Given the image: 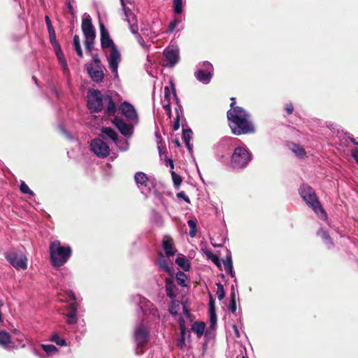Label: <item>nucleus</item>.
Here are the masks:
<instances>
[{"label": "nucleus", "mask_w": 358, "mask_h": 358, "mask_svg": "<svg viewBox=\"0 0 358 358\" xmlns=\"http://www.w3.org/2000/svg\"><path fill=\"white\" fill-rule=\"evenodd\" d=\"M231 109L227 112L229 127L235 135H241L255 131V126L250 120V116L243 108L235 107L234 99H231Z\"/></svg>", "instance_id": "nucleus-1"}, {"label": "nucleus", "mask_w": 358, "mask_h": 358, "mask_svg": "<svg viewBox=\"0 0 358 358\" xmlns=\"http://www.w3.org/2000/svg\"><path fill=\"white\" fill-rule=\"evenodd\" d=\"M87 98V106L92 112H99L105 108L108 115L115 114V103L109 95L102 94L98 90H89Z\"/></svg>", "instance_id": "nucleus-2"}, {"label": "nucleus", "mask_w": 358, "mask_h": 358, "mask_svg": "<svg viewBox=\"0 0 358 358\" xmlns=\"http://www.w3.org/2000/svg\"><path fill=\"white\" fill-rule=\"evenodd\" d=\"M51 262L55 266L64 265L71 255L69 246H62L59 241H53L50 245Z\"/></svg>", "instance_id": "nucleus-3"}, {"label": "nucleus", "mask_w": 358, "mask_h": 358, "mask_svg": "<svg viewBox=\"0 0 358 358\" xmlns=\"http://www.w3.org/2000/svg\"><path fill=\"white\" fill-rule=\"evenodd\" d=\"M299 193L304 201L310 206L317 216L323 220L327 218V214L322 208L313 189L308 185H303L299 189Z\"/></svg>", "instance_id": "nucleus-4"}, {"label": "nucleus", "mask_w": 358, "mask_h": 358, "mask_svg": "<svg viewBox=\"0 0 358 358\" xmlns=\"http://www.w3.org/2000/svg\"><path fill=\"white\" fill-rule=\"evenodd\" d=\"M252 153L245 146L236 148L231 157V164L235 169L245 167L252 159Z\"/></svg>", "instance_id": "nucleus-5"}, {"label": "nucleus", "mask_w": 358, "mask_h": 358, "mask_svg": "<svg viewBox=\"0 0 358 358\" xmlns=\"http://www.w3.org/2000/svg\"><path fill=\"white\" fill-rule=\"evenodd\" d=\"M82 31L85 35V45L86 50L91 52L94 48L96 37L95 29L92 24V20L89 15H85L82 20Z\"/></svg>", "instance_id": "nucleus-6"}, {"label": "nucleus", "mask_w": 358, "mask_h": 358, "mask_svg": "<svg viewBox=\"0 0 358 358\" xmlns=\"http://www.w3.org/2000/svg\"><path fill=\"white\" fill-rule=\"evenodd\" d=\"M134 338L136 343V353H142L144 345L149 340V332L143 324H140L136 327L134 331Z\"/></svg>", "instance_id": "nucleus-7"}, {"label": "nucleus", "mask_w": 358, "mask_h": 358, "mask_svg": "<svg viewBox=\"0 0 358 358\" xmlns=\"http://www.w3.org/2000/svg\"><path fill=\"white\" fill-rule=\"evenodd\" d=\"M108 62V66L115 78H117V69L121 61V55L117 48L105 51Z\"/></svg>", "instance_id": "nucleus-8"}, {"label": "nucleus", "mask_w": 358, "mask_h": 358, "mask_svg": "<svg viewBox=\"0 0 358 358\" xmlns=\"http://www.w3.org/2000/svg\"><path fill=\"white\" fill-rule=\"evenodd\" d=\"M45 22L48 27L50 34H51V31H52V27L51 26L50 20L48 16H45ZM50 40L53 44L54 49L55 50V52H56V55H57V57L59 64H61L63 70L64 71H68L67 63L64 59V55L61 50V48H60L59 44L57 43V41L55 40V36L54 34L52 35L50 34Z\"/></svg>", "instance_id": "nucleus-9"}, {"label": "nucleus", "mask_w": 358, "mask_h": 358, "mask_svg": "<svg viewBox=\"0 0 358 358\" xmlns=\"http://www.w3.org/2000/svg\"><path fill=\"white\" fill-rule=\"evenodd\" d=\"M100 61L97 57L87 64V71L92 79L96 82H100L103 78V73L99 66Z\"/></svg>", "instance_id": "nucleus-10"}, {"label": "nucleus", "mask_w": 358, "mask_h": 358, "mask_svg": "<svg viewBox=\"0 0 358 358\" xmlns=\"http://www.w3.org/2000/svg\"><path fill=\"white\" fill-rule=\"evenodd\" d=\"M120 109L122 114L127 118L129 122H131L133 124H138V113L132 104L127 101H124L120 106Z\"/></svg>", "instance_id": "nucleus-11"}, {"label": "nucleus", "mask_w": 358, "mask_h": 358, "mask_svg": "<svg viewBox=\"0 0 358 358\" xmlns=\"http://www.w3.org/2000/svg\"><path fill=\"white\" fill-rule=\"evenodd\" d=\"M176 99V94L175 88L172 82H171V87H165L164 89V98L162 99V103L164 108L166 111L169 117H171V110L170 108L171 99Z\"/></svg>", "instance_id": "nucleus-12"}, {"label": "nucleus", "mask_w": 358, "mask_h": 358, "mask_svg": "<svg viewBox=\"0 0 358 358\" xmlns=\"http://www.w3.org/2000/svg\"><path fill=\"white\" fill-rule=\"evenodd\" d=\"M6 257L9 263L17 269H26L27 268V259L23 254L10 252L8 253Z\"/></svg>", "instance_id": "nucleus-13"}, {"label": "nucleus", "mask_w": 358, "mask_h": 358, "mask_svg": "<svg viewBox=\"0 0 358 358\" xmlns=\"http://www.w3.org/2000/svg\"><path fill=\"white\" fill-rule=\"evenodd\" d=\"M92 151L99 157H106L109 155V146L101 139H94L91 143Z\"/></svg>", "instance_id": "nucleus-14"}, {"label": "nucleus", "mask_w": 358, "mask_h": 358, "mask_svg": "<svg viewBox=\"0 0 358 358\" xmlns=\"http://www.w3.org/2000/svg\"><path fill=\"white\" fill-rule=\"evenodd\" d=\"M213 71V65L208 62L203 63L202 69L198 70L196 77L198 80L203 84H208L212 78Z\"/></svg>", "instance_id": "nucleus-15"}, {"label": "nucleus", "mask_w": 358, "mask_h": 358, "mask_svg": "<svg viewBox=\"0 0 358 358\" xmlns=\"http://www.w3.org/2000/svg\"><path fill=\"white\" fill-rule=\"evenodd\" d=\"M164 63L166 66H173L179 60L178 50L173 48H168L164 51Z\"/></svg>", "instance_id": "nucleus-16"}, {"label": "nucleus", "mask_w": 358, "mask_h": 358, "mask_svg": "<svg viewBox=\"0 0 358 358\" xmlns=\"http://www.w3.org/2000/svg\"><path fill=\"white\" fill-rule=\"evenodd\" d=\"M101 32V45L104 51L117 48L113 40L110 37L108 30L105 28L103 24H100Z\"/></svg>", "instance_id": "nucleus-17"}, {"label": "nucleus", "mask_w": 358, "mask_h": 358, "mask_svg": "<svg viewBox=\"0 0 358 358\" xmlns=\"http://www.w3.org/2000/svg\"><path fill=\"white\" fill-rule=\"evenodd\" d=\"M113 122L122 135L126 136H131L133 134V124H127L122 119L118 117L114 118Z\"/></svg>", "instance_id": "nucleus-18"}, {"label": "nucleus", "mask_w": 358, "mask_h": 358, "mask_svg": "<svg viewBox=\"0 0 358 358\" xmlns=\"http://www.w3.org/2000/svg\"><path fill=\"white\" fill-rule=\"evenodd\" d=\"M67 322L73 324L77 322V306L75 303H72L67 307Z\"/></svg>", "instance_id": "nucleus-19"}, {"label": "nucleus", "mask_w": 358, "mask_h": 358, "mask_svg": "<svg viewBox=\"0 0 358 358\" xmlns=\"http://www.w3.org/2000/svg\"><path fill=\"white\" fill-rule=\"evenodd\" d=\"M163 249L167 257L173 256L176 252L173 245V240L169 236L163 238Z\"/></svg>", "instance_id": "nucleus-20"}, {"label": "nucleus", "mask_w": 358, "mask_h": 358, "mask_svg": "<svg viewBox=\"0 0 358 358\" xmlns=\"http://www.w3.org/2000/svg\"><path fill=\"white\" fill-rule=\"evenodd\" d=\"M0 345L4 348H12L10 334L6 331H0Z\"/></svg>", "instance_id": "nucleus-21"}, {"label": "nucleus", "mask_w": 358, "mask_h": 358, "mask_svg": "<svg viewBox=\"0 0 358 358\" xmlns=\"http://www.w3.org/2000/svg\"><path fill=\"white\" fill-rule=\"evenodd\" d=\"M209 318L211 326L214 327L216 324L217 320L215 308V301L212 298L209 302Z\"/></svg>", "instance_id": "nucleus-22"}, {"label": "nucleus", "mask_w": 358, "mask_h": 358, "mask_svg": "<svg viewBox=\"0 0 358 358\" xmlns=\"http://www.w3.org/2000/svg\"><path fill=\"white\" fill-rule=\"evenodd\" d=\"M223 264L225 271L230 274L231 277H234L235 273L233 271L232 259L230 254L223 260Z\"/></svg>", "instance_id": "nucleus-23"}, {"label": "nucleus", "mask_w": 358, "mask_h": 358, "mask_svg": "<svg viewBox=\"0 0 358 358\" xmlns=\"http://www.w3.org/2000/svg\"><path fill=\"white\" fill-rule=\"evenodd\" d=\"M125 15L127 17V20L128 21L130 29L132 33L136 34L138 31V27L136 24V19L134 15L132 13H128V12L124 9Z\"/></svg>", "instance_id": "nucleus-24"}, {"label": "nucleus", "mask_w": 358, "mask_h": 358, "mask_svg": "<svg viewBox=\"0 0 358 358\" xmlns=\"http://www.w3.org/2000/svg\"><path fill=\"white\" fill-rule=\"evenodd\" d=\"M175 285L173 284V280L171 278H166V289L167 295L173 298L176 296V291H175Z\"/></svg>", "instance_id": "nucleus-25"}, {"label": "nucleus", "mask_w": 358, "mask_h": 358, "mask_svg": "<svg viewBox=\"0 0 358 358\" xmlns=\"http://www.w3.org/2000/svg\"><path fill=\"white\" fill-rule=\"evenodd\" d=\"M152 306V304L149 301H146L145 299H143V301L140 302V307L145 314L147 313L148 311H149L150 314L155 315L157 310H155L154 308L151 309Z\"/></svg>", "instance_id": "nucleus-26"}, {"label": "nucleus", "mask_w": 358, "mask_h": 358, "mask_svg": "<svg viewBox=\"0 0 358 358\" xmlns=\"http://www.w3.org/2000/svg\"><path fill=\"white\" fill-rule=\"evenodd\" d=\"M206 325L203 322H196L192 325V331L196 334L199 338L201 337L203 334L205 330Z\"/></svg>", "instance_id": "nucleus-27"}, {"label": "nucleus", "mask_w": 358, "mask_h": 358, "mask_svg": "<svg viewBox=\"0 0 358 358\" xmlns=\"http://www.w3.org/2000/svg\"><path fill=\"white\" fill-rule=\"evenodd\" d=\"M176 264L185 271L189 270L190 267L188 259L184 256L178 257L176 259Z\"/></svg>", "instance_id": "nucleus-28"}, {"label": "nucleus", "mask_w": 358, "mask_h": 358, "mask_svg": "<svg viewBox=\"0 0 358 358\" xmlns=\"http://www.w3.org/2000/svg\"><path fill=\"white\" fill-rule=\"evenodd\" d=\"M192 133L190 129H183L182 138L187 148L189 151L192 150V145L190 144V140L192 139Z\"/></svg>", "instance_id": "nucleus-29"}, {"label": "nucleus", "mask_w": 358, "mask_h": 358, "mask_svg": "<svg viewBox=\"0 0 358 358\" xmlns=\"http://www.w3.org/2000/svg\"><path fill=\"white\" fill-rule=\"evenodd\" d=\"M135 180L138 185L146 186L148 178L145 173L138 172L135 176Z\"/></svg>", "instance_id": "nucleus-30"}, {"label": "nucleus", "mask_w": 358, "mask_h": 358, "mask_svg": "<svg viewBox=\"0 0 358 358\" xmlns=\"http://www.w3.org/2000/svg\"><path fill=\"white\" fill-rule=\"evenodd\" d=\"M103 136H108L112 139L114 142L117 140V134L115 131L109 127H105L102 129Z\"/></svg>", "instance_id": "nucleus-31"}, {"label": "nucleus", "mask_w": 358, "mask_h": 358, "mask_svg": "<svg viewBox=\"0 0 358 358\" xmlns=\"http://www.w3.org/2000/svg\"><path fill=\"white\" fill-rule=\"evenodd\" d=\"M73 45L74 49L76 51L78 56L80 57H83V51H82V48H81V45H80V38L78 36H77V35L74 36L73 41Z\"/></svg>", "instance_id": "nucleus-32"}, {"label": "nucleus", "mask_w": 358, "mask_h": 358, "mask_svg": "<svg viewBox=\"0 0 358 358\" xmlns=\"http://www.w3.org/2000/svg\"><path fill=\"white\" fill-rule=\"evenodd\" d=\"M159 265L162 270H164V271L167 272L169 274H171V269L169 266L167 261L165 259L164 257L162 255H160V257L159 259Z\"/></svg>", "instance_id": "nucleus-33"}, {"label": "nucleus", "mask_w": 358, "mask_h": 358, "mask_svg": "<svg viewBox=\"0 0 358 358\" xmlns=\"http://www.w3.org/2000/svg\"><path fill=\"white\" fill-rule=\"evenodd\" d=\"M289 148L296 156L302 157L305 155L304 149L298 145L291 144Z\"/></svg>", "instance_id": "nucleus-34"}, {"label": "nucleus", "mask_w": 358, "mask_h": 358, "mask_svg": "<svg viewBox=\"0 0 358 358\" xmlns=\"http://www.w3.org/2000/svg\"><path fill=\"white\" fill-rule=\"evenodd\" d=\"M171 176L175 187L179 189L182 183V178L173 171H171Z\"/></svg>", "instance_id": "nucleus-35"}, {"label": "nucleus", "mask_w": 358, "mask_h": 358, "mask_svg": "<svg viewBox=\"0 0 358 358\" xmlns=\"http://www.w3.org/2000/svg\"><path fill=\"white\" fill-rule=\"evenodd\" d=\"M43 350L49 355H53L57 352V348L53 345H41Z\"/></svg>", "instance_id": "nucleus-36"}, {"label": "nucleus", "mask_w": 358, "mask_h": 358, "mask_svg": "<svg viewBox=\"0 0 358 358\" xmlns=\"http://www.w3.org/2000/svg\"><path fill=\"white\" fill-rule=\"evenodd\" d=\"M189 227H190L189 236L194 237L196 234V221L194 220H189L187 222Z\"/></svg>", "instance_id": "nucleus-37"}, {"label": "nucleus", "mask_w": 358, "mask_h": 358, "mask_svg": "<svg viewBox=\"0 0 358 358\" xmlns=\"http://www.w3.org/2000/svg\"><path fill=\"white\" fill-rule=\"evenodd\" d=\"M186 279H187V277H186V275L182 273V272H179L177 273V275H176V280H177V282L178 283L184 287V286H186Z\"/></svg>", "instance_id": "nucleus-38"}, {"label": "nucleus", "mask_w": 358, "mask_h": 358, "mask_svg": "<svg viewBox=\"0 0 358 358\" xmlns=\"http://www.w3.org/2000/svg\"><path fill=\"white\" fill-rule=\"evenodd\" d=\"M217 296L219 300H222L225 296L224 287L222 284H217Z\"/></svg>", "instance_id": "nucleus-39"}, {"label": "nucleus", "mask_w": 358, "mask_h": 358, "mask_svg": "<svg viewBox=\"0 0 358 358\" xmlns=\"http://www.w3.org/2000/svg\"><path fill=\"white\" fill-rule=\"evenodd\" d=\"M173 8L176 13L180 14L182 11V0H174Z\"/></svg>", "instance_id": "nucleus-40"}, {"label": "nucleus", "mask_w": 358, "mask_h": 358, "mask_svg": "<svg viewBox=\"0 0 358 358\" xmlns=\"http://www.w3.org/2000/svg\"><path fill=\"white\" fill-rule=\"evenodd\" d=\"M51 341L56 343L58 345L64 346L66 345L65 341L61 338L57 334H54L51 338Z\"/></svg>", "instance_id": "nucleus-41"}, {"label": "nucleus", "mask_w": 358, "mask_h": 358, "mask_svg": "<svg viewBox=\"0 0 358 358\" xmlns=\"http://www.w3.org/2000/svg\"><path fill=\"white\" fill-rule=\"evenodd\" d=\"M20 191L24 194H29L31 195L34 194L33 192L31 190H30L28 185L24 182H21Z\"/></svg>", "instance_id": "nucleus-42"}, {"label": "nucleus", "mask_w": 358, "mask_h": 358, "mask_svg": "<svg viewBox=\"0 0 358 358\" xmlns=\"http://www.w3.org/2000/svg\"><path fill=\"white\" fill-rule=\"evenodd\" d=\"M208 258L211 259V261L216 265L218 267H220L221 266V264H220V259L219 257L215 255H213L212 253H209L208 255Z\"/></svg>", "instance_id": "nucleus-43"}, {"label": "nucleus", "mask_w": 358, "mask_h": 358, "mask_svg": "<svg viewBox=\"0 0 358 358\" xmlns=\"http://www.w3.org/2000/svg\"><path fill=\"white\" fill-rule=\"evenodd\" d=\"M180 304L178 302H173L171 306L169 307V311L172 315H176L177 314V307L179 306Z\"/></svg>", "instance_id": "nucleus-44"}, {"label": "nucleus", "mask_w": 358, "mask_h": 358, "mask_svg": "<svg viewBox=\"0 0 358 358\" xmlns=\"http://www.w3.org/2000/svg\"><path fill=\"white\" fill-rule=\"evenodd\" d=\"M177 196H178V198L183 199L188 203H190V201H189L188 196L185 194V193L184 192H180L179 193H178Z\"/></svg>", "instance_id": "nucleus-45"}, {"label": "nucleus", "mask_w": 358, "mask_h": 358, "mask_svg": "<svg viewBox=\"0 0 358 358\" xmlns=\"http://www.w3.org/2000/svg\"><path fill=\"white\" fill-rule=\"evenodd\" d=\"M318 234L324 238V240L330 243V238L326 231L322 229L318 231Z\"/></svg>", "instance_id": "nucleus-46"}, {"label": "nucleus", "mask_w": 358, "mask_h": 358, "mask_svg": "<svg viewBox=\"0 0 358 358\" xmlns=\"http://www.w3.org/2000/svg\"><path fill=\"white\" fill-rule=\"evenodd\" d=\"M229 310L232 313H235L236 311V306L235 301H230Z\"/></svg>", "instance_id": "nucleus-47"}, {"label": "nucleus", "mask_w": 358, "mask_h": 358, "mask_svg": "<svg viewBox=\"0 0 358 358\" xmlns=\"http://www.w3.org/2000/svg\"><path fill=\"white\" fill-rule=\"evenodd\" d=\"M352 154L356 162L358 164V148L353 150Z\"/></svg>", "instance_id": "nucleus-48"}, {"label": "nucleus", "mask_w": 358, "mask_h": 358, "mask_svg": "<svg viewBox=\"0 0 358 358\" xmlns=\"http://www.w3.org/2000/svg\"><path fill=\"white\" fill-rule=\"evenodd\" d=\"M166 165L169 166L172 170L174 169L173 162L171 159H166Z\"/></svg>", "instance_id": "nucleus-49"}, {"label": "nucleus", "mask_w": 358, "mask_h": 358, "mask_svg": "<svg viewBox=\"0 0 358 358\" xmlns=\"http://www.w3.org/2000/svg\"><path fill=\"white\" fill-rule=\"evenodd\" d=\"M285 110L288 114H291L293 112L294 108L293 106L290 104H287L286 106Z\"/></svg>", "instance_id": "nucleus-50"}, {"label": "nucleus", "mask_w": 358, "mask_h": 358, "mask_svg": "<svg viewBox=\"0 0 358 358\" xmlns=\"http://www.w3.org/2000/svg\"><path fill=\"white\" fill-rule=\"evenodd\" d=\"M177 24H178V22L176 20L171 22L170 26H169L170 31H172L175 29V27L177 26Z\"/></svg>", "instance_id": "nucleus-51"}, {"label": "nucleus", "mask_w": 358, "mask_h": 358, "mask_svg": "<svg viewBox=\"0 0 358 358\" xmlns=\"http://www.w3.org/2000/svg\"><path fill=\"white\" fill-rule=\"evenodd\" d=\"M66 294H67L68 297L71 300H72V301H75L76 300V296H75V295H74V294L73 292H69L66 293Z\"/></svg>", "instance_id": "nucleus-52"}, {"label": "nucleus", "mask_w": 358, "mask_h": 358, "mask_svg": "<svg viewBox=\"0 0 358 358\" xmlns=\"http://www.w3.org/2000/svg\"><path fill=\"white\" fill-rule=\"evenodd\" d=\"M233 329L234 331L236 336L237 338H239L240 337V332H239V330L238 329V327L236 325H233Z\"/></svg>", "instance_id": "nucleus-53"}, {"label": "nucleus", "mask_w": 358, "mask_h": 358, "mask_svg": "<svg viewBox=\"0 0 358 358\" xmlns=\"http://www.w3.org/2000/svg\"><path fill=\"white\" fill-rule=\"evenodd\" d=\"M230 301H236V292H235V291L234 289V287H232Z\"/></svg>", "instance_id": "nucleus-54"}, {"label": "nucleus", "mask_w": 358, "mask_h": 358, "mask_svg": "<svg viewBox=\"0 0 358 358\" xmlns=\"http://www.w3.org/2000/svg\"><path fill=\"white\" fill-rule=\"evenodd\" d=\"M178 345L182 348H183V346L185 345V340H184V338L182 337L179 341H178Z\"/></svg>", "instance_id": "nucleus-55"}, {"label": "nucleus", "mask_w": 358, "mask_h": 358, "mask_svg": "<svg viewBox=\"0 0 358 358\" xmlns=\"http://www.w3.org/2000/svg\"><path fill=\"white\" fill-rule=\"evenodd\" d=\"M180 127V123H179V120H177L176 122H175L174 124H173V129L174 130H178Z\"/></svg>", "instance_id": "nucleus-56"}, {"label": "nucleus", "mask_w": 358, "mask_h": 358, "mask_svg": "<svg viewBox=\"0 0 358 358\" xmlns=\"http://www.w3.org/2000/svg\"><path fill=\"white\" fill-rule=\"evenodd\" d=\"M158 150H159V153L160 157L162 158L164 153H162V150L161 147L159 145H158Z\"/></svg>", "instance_id": "nucleus-57"}, {"label": "nucleus", "mask_w": 358, "mask_h": 358, "mask_svg": "<svg viewBox=\"0 0 358 358\" xmlns=\"http://www.w3.org/2000/svg\"><path fill=\"white\" fill-rule=\"evenodd\" d=\"M180 328H181V334L183 335L185 334V327L180 324Z\"/></svg>", "instance_id": "nucleus-58"}, {"label": "nucleus", "mask_w": 358, "mask_h": 358, "mask_svg": "<svg viewBox=\"0 0 358 358\" xmlns=\"http://www.w3.org/2000/svg\"><path fill=\"white\" fill-rule=\"evenodd\" d=\"M139 42H140V43L141 45V46L145 47V45H144V43L143 42H141V41H139Z\"/></svg>", "instance_id": "nucleus-59"}, {"label": "nucleus", "mask_w": 358, "mask_h": 358, "mask_svg": "<svg viewBox=\"0 0 358 358\" xmlns=\"http://www.w3.org/2000/svg\"><path fill=\"white\" fill-rule=\"evenodd\" d=\"M120 1H121V3H122V5L123 6H124V0H120Z\"/></svg>", "instance_id": "nucleus-60"}, {"label": "nucleus", "mask_w": 358, "mask_h": 358, "mask_svg": "<svg viewBox=\"0 0 358 358\" xmlns=\"http://www.w3.org/2000/svg\"><path fill=\"white\" fill-rule=\"evenodd\" d=\"M176 145H179V143L178 141H176Z\"/></svg>", "instance_id": "nucleus-61"}, {"label": "nucleus", "mask_w": 358, "mask_h": 358, "mask_svg": "<svg viewBox=\"0 0 358 358\" xmlns=\"http://www.w3.org/2000/svg\"><path fill=\"white\" fill-rule=\"evenodd\" d=\"M355 143L358 145V143Z\"/></svg>", "instance_id": "nucleus-62"}, {"label": "nucleus", "mask_w": 358, "mask_h": 358, "mask_svg": "<svg viewBox=\"0 0 358 358\" xmlns=\"http://www.w3.org/2000/svg\"><path fill=\"white\" fill-rule=\"evenodd\" d=\"M243 358H245V357H243Z\"/></svg>", "instance_id": "nucleus-63"}]
</instances>
